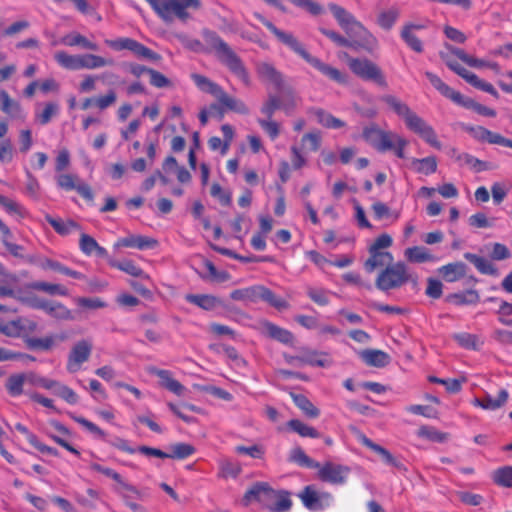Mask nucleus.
<instances>
[{
  "instance_id": "obj_13",
  "label": "nucleus",
  "mask_w": 512,
  "mask_h": 512,
  "mask_svg": "<svg viewBox=\"0 0 512 512\" xmlns=\"http://www.w3.org/2000/svg\"><path fill=\"white\" fill-rule=\"evenodd\" d=\"M442 59L453 72H455L457 75L463 78L471 86L486 93H489L496 99L499 98V93L491 83L481 80L475 73L469 71L455 60H452L443 55Z\"/></svg>"
},
{
  "instance_id": "obj_14",
  "label": "nucleus",
  "mask_w": 512,
  "mask_h": 512,
  "mask_svg": "<svg viewBox=\"0 0 512 512\" xmlns=\"http://www.w3.org/2000/svg\"><path fill=\"white\" fill-rule=\"evenodd\" d=\"M462 129L477 142L499 145L512 149V139L506 138L498 132H493L484 126L463 124Z\"/></svg>"
},
{
  "instance_id": "obj_32",
  "label": "nucleus",
  "mask_w": 512,
  "mask_h": 512,
  "mask_svg": "<svg viewBox=\"0 0 512 512\" xmlns=\"http://www.w3.org/2000/svg\"><path fill=\"white\" fill-rule=\"evenodd\" d=\"M425 76L431 83V85L444 97L450 99L455 104L459 102L461 93L454 90L450 86H448L446 83H444L439 76L436 74L427 71L425 72Z\"/></svg>"
},
{
  "instance_id": "obj_1",
  "label": "nucleus",
  "mask_w": 512,
  "mask_h": 512,
  "mask_svg": "<svg viewBox=\"0 0 512 512\" xmlns=\"http://www.w3.org/2000/svg\"><path fill=\"white\" fill-rule=\"evenodd\" d=\"M37 323L25 317H17L11 321L3 322L0 320V333L10 338H22L30 350L49 351L58 338L65 340L66 336L47 335L42 338L30 337L37 330Z\"/></svg>"
},
{
  "instance_id": "obj_61",
  "label": "nucleus",
  "mask_w": 512,
  "mask_h": 512,
  "mask_svg": "<svg viewBox=\"0 0 512 512\" xmlns=\"http://www.w3.org/2000/svg\"><path fill=\"white\" fill-rule=\"evenodd\" d=\"M289 460L294 463H297L301 467L316 469V467L319 466V462L307 456L301 447H295L290 451Z\"/></svg>"
},
{
  "instance_id": "obj_31",
  "label": "nucleus",
  "mask_w": 512,
  "mask_h": 512,
  "mask_svg": "<svg viewBox=\"0 0 512 512\" xmlns=\"http://www.w3.org/2000/svg\"><path fill=\"white\" fill-rule=\"evenodd\" d=\"M79 248L86 256L95 254L98 257L106 258L108 251L100 246L98 242L90 235L82 233L79 240Z\"/></svg>"
},
{
  "instance_id": "obj_53",
  "label": "nucleus",
  "mask_w": 512,
  "mask_h": 512,
  "mask_svg": "<svg viewBox=\"0 0 512 512\" xmlns=\"http://www.w3.org/2000/svg\"><path fill=\"white\" fill-rule=\"evenodd\" d=\"M259 300L267 302L278 310H285L290 307L285 299L277 296L272 290L262 285L260 286Z\"/></svg>"
},
{
  "instance_id": "obj_56",
  "label": "nucleus",
  "mask_w": 512,
  "mask_h": 512,
  "mask_svg": "<svg viewBox=\"0 0 512 512\" xmlns=\"http://www.w3.org/2000/svg\"><path fill=\"white\" fill-rule=\"evenodd\" d=\"M456 104L459 106H462L464 108H467V109H472L476 113H478L482 116H487V117H495L496 116V111L494 109L484 106V105L476 102L472 98L464 97L462 94L460 96L459 102H457Z\"/></svg>"
},
{
  "instance_id": "obj_59",
  "label": "nucleus",
  "mask_w": 512,
  "mask_h": 512,
  "mask_svg": "<svg viewBox=\"0 0 512 512\" xmlns=\"http://www.w3.org/2000/svg\"><path fill=\"white\" fill-rule=\"evenodd\" d=\"M412 165L415 166L416 172L424 175H430L435 173L437 170V159L434 156H428L422 159L414 158L412 160Z\"/></svg>"
},
{
  "instance_id": "obj_41",
  "label": "nucleus",
  "mask_w": 512,
  "mask_h": 512,
  "mask_svg": "<svg viewBox=\"0 0 512 512\" xmlns=\"http://www.w3.org/2000/svg\"><path fill=\"white\" fill-rule=\"evenodd\" d=\"M464 257L472 263L481 274L492 276H496L498 274V270L495 265L487 258L473 253H465Z\"/></svg>"
},
{
  "instance_id": "obj_29",
  "label": "nucleus",
  "mask_w": 512,
  "mask_h": 512,
  "mask_svg": "<svg viewBox=\"0 0 512 512\" xmlns=\"http://www.w3.org/2000/svg\"><path fill=\"white\" fill-rule=\"evenodd\" d=\"M31 384L30 372L11 374L6 382L5 389L12 397H18L24 393V385Z\"/></svg>"
},
{
  "instance_id": "obj_4",
  "label": "nucleus",
  "mask_w": 512,
  "mask_h": 512,
  "mask_svg": "<svg viewBox=\"0 0 512 512\" xmlns=\"http://www.w3.org/2000/svg\"><path fill=\"white\" fill-rule=\"evenodd\" d=\"M166 24L175 20L181 23L188 22L192 16L191 12L199 11L202 8L201 0H145Z\"/></svg>"
},
{
  "instance_id": "obj_50",
  "label": "nucleus",
  "mask_w": 512,
  "mask_h": 512,
  "mask_svg": "<svg viewBox=\"0 0 512 512\" xmlns=\"http://www.w3.org/2000/svg\"><path fill=\"white\" fill-rule=\"evenodd\" d=\"M260 286L255 285L241 289H235L230 293V298L234 301H243L256 303L259 301Z\"/></svg>"
},
{
  "instance_id": "obj_10",
  "label": "nucleus",
  "mask_w": 512,
  "mask_h": 512,
  "mask_svg": "<svg viewBox=\"0 0 512 512\" xmlns=\"http://www.w3.org/2000/svg\"><path fill=\"white\" fill-rule=\"evenodd\" d=\"M56 184L63 191H76L88 203H93L94 201V192L91 186L80 180L77 174L59 173L56 176Z\"/></svg>"
},
{
  "instance_id": "obj_37",
  "label": "nucleus",
  "mask_w": 512,
  "mask_h": 512,
  "mask_svg": "<svg viewBox=\"0 0 512 512\" xmlns=\"http://www.w3.org/2000/svg\"><path fill=\"white\" fill-rule=\"evenodd\" d=\"M45 220L53 227L55 232L61 236H67L73 231L81 229L80 225L72 219L63 220L61 218H55L50 214H46Z\"/></svg>"
},
{
  "instance_id": "obj_62",
  "label": "nucleus",
  "mask_w": 512,
  "mask_h": 512,
  "mask_svg": "<svg viewBox=\"0 0 512 512\" xmlns=\"http://www.w3.org/2000/svg\"><path fill=\"white\" fill-rule=\"evenodd\" d=\"M382 132L383 129L379 128L375 124H372L363 129L362 137L370 146L378 151V147L380 146L382 140Z\"/></svg>"
},
{
  "instance_id": "obj_23",
  "label": "nucleus",
  "mask_w": 512,
  "mask_h": 512,
  "mask_svg": "<svg viewBox=\"0 0 512 512\" xmlns=\"http://www.w3.org/2000/svg\"><path fill=\"white\" fill-rule=\"evenodd\" d=\"M149 373L159 378V384L161 387L172 392L177 396L183 395L185 386L182 385L178 380L173 378L172 372L166 369H159L156 367L150 368Z\"/></svg>"
},
{
  "instance_id": "obj_24",
  "label": "nucleus",
  "mask_w": 512,
  "mask_h": 512,
  "mask_svg": "<svg viewBox=\"0 0 512 512\" xmlns=\"http://www.w3.org/2000/svg\"><path fill=\"white\" fill-rule=\"evenodd\" d=\"M509 393L506 389H500L496 397L486 393L482 398H474L472 405L484 410L494 411L503 407L508 401Z\"/></svg>"
},
{
  "instance_id": "obj_12",
  "label": "nucleus",
  "mask_w": 512,
  "mask_h": 512,
  "mask_svg": "<svg viewBox=\"0 0 512 512\" xmlns=\"http://www.w3.org/2000/svg\"><path fill=\"white\" fill-rule=\"evenodd\" d=\"M317 469V478L331 485H344L347 482L348 476L351 472L350 467L346 465L337 464L331 461L319 463Z\"/></svg>"
},
{
  "instance_id": "obj_6",
  "label": "nucleus",
  "mask_w": 512,
  "mask_h": 512,
  "mask_svg": "<svg viewBox=\"0 0 512 512\" xmlns=\"http://www.w3.org/2000/svg\"><path fill=\"white\" fill-rule=\"evenodd\" d=\"M297 497L302 505L311 512H323L331 509L335 504V497L331 492L320 490L314 484L304 486Z\"/></svg>"
},
{
  "instance_id": "obj_30",
  "label": "nucleus",
  "mask_w": 512,
  "mask_h": 512,
  "mask_svg": "<svg viewBox=\"0 0 512 512\" xmlns=\"http://www.w3.org/2000/svg\"><path fill=\"white\" fill-rule=\"evenodd\" d=\"M90 469L103 474L104 476L113 479L116 483H118L123 489L128 492L133 493L136 497L140 496V491L133 485L128 484L123 480V477L114 469L102 466L98 463H91Z\"/></svg>"
},
{
  "instance_id": "obj_64",
  "label": "nucleus",
  "mask_w": 512,
  "mask_h": 512,
  "mask_svg": "<svg viewBox=\"0 0 512 512\" xmlns=\"http://www.w3.org/2000/svg\"><path fill=\"white\" fill-rule=\"evenodd\" d=\"M493 481L502 487H512V466H504L493 472Z\"/></svg>"
},
{
  "instance_id": "obj_28",
  "label": "nucleus",
  "mask_w": 512,
  "mask_h": 512,
  "mask_svg": "<svg viewBox=\"0 0 512 512\" xmlns=\"http://www.w3.org/2000/svg\"><path fill=\"white\" fill-rule=\"evenodd\" d=\"M424 25L408 23L401 30L400 36L406 45L416 53L423 52V43L415 34V30H421Z\"/></svg>"
},
{
  "instance_id": "obj_42",
  "label": "nucleus",
  "mask_w": 512,
  "mask_h": 512,
  "mask_svg": "<svg viewBox=\"0 0 512 512\" xmlns=\"http://www.w3.org/2000/svg\"><path fill=\"white\" fill-rule=\"evenodd\" d=\"M310 113L313 114L316 117L317 122L325 128L340 129L345 126L344 121L334 117L332 114L322 108H313L311 109Z\"/></svg>"
},
{
  "instance_id": "obj_11",
  "label": "nucleus",
  "mask_w": 512,
  "mask_h": 512,
  "mask_svg": "<svg viewBox=\"0 0 512 512\" xmlns=\"http://www.w3.org/2000/svg\"><path fill=\"white\" fill-rule=\"evenodd\" d=\"M105 43L116 51L129 50L138 58L155 62L161 59L158 53L132 38L122 37L115 40H106Z\"/></svg>"
},
{
  "instance_id": "obj_47",
  "label": "nucleus",
  "mask_w": 512,
  "mask_h": 512,
  "mask_svg": "<svg viewBox=\"0 0 512 512\" xmlns=\"http://www.w3.org/2000/svg\"><path fill=\"white\" fill-rule=\"evenodd\" d=\"M108 263L111 267L125 272L133 277L149 279V276L143 271V269L137 266L132 260L116 261L114 259H109Z\"/></svg>"
},
{
  "instance_id": "obj_57",
  "label": "nucleus",
  "mask_w": 512,
  "mask_h": 512,
  "mask_svg": "<svg viewBox=\"0 0 512 512\" xmlns=\"http://www.w3.org/2000/svg\"><path fill=\"white\" fill-rule=\"evenodd\" d=\"M287 426L301 437L319 438L321 436L314 427L309 426L298 419L289 420L287 422Z\"/></svg>"
},
{
  "instance_id": "obj_8",
  "label": "nucleus",
  "mask_w": 512,
  "mask_h": 512,
  "mask_svg": "<svg viewBox=\"0 0 512 512\" xmlns=\"http://www.w3.org/2000/svg\"><path fill=\"white\" fill-rule=\"evenodd\" d=\"M253 15L275 36V38L281 44L286 46L297 56L301 57L304 61L308 62L313 56L308 52L305 45L293 33L277 28L271 21H269L260 13L255 12Z\"/></svg>"
},
{
  "instance_id": "obj_3",
  "label": "nucleus",
  "mask_w": 512,
  "mask_h": 512,
  "mask_svg": "<svg viewBox=\"0 0 512 512\" xmlns=\"http://www.w3.org/2000/svg\"><path fill=\"white\" fill-rule=\"evenodd\" d=\"M328 8L337 20L339 26L350 39H353L354 42L357 43V46L368 52H372L377 48L378 41L376 37L371 34L352 13L335 3H330Z\"/></svg>"
},
{
  "instance_id": "obj_43",
  "label": "nucleus",
  "mask_w": 512,
  "mask_h": 512,
  "mask_svg": "<svg viewBox=\"0 0 512 512\" xmlns=\"http://www.w3.org/2000/svg\"><path fill=\"white\" fill-rule=\"evenodd\" d=\"M43 307V311L50 317L57 320H73V315L70 309L64 304L57 301H48Z\"/></svg>"
},
{
  "instance_id": "obj_27",
  "label": "nucleus",
  "mask_w": 512,
  "mask_h": 512,
  "mask_svg": "<svg viewBox=\"0 0 512 512\" xmlns=\"http://www.w3.org/2000/svg\"><path fill=\"white\" fill-rule=\"evenodd\" d=\"M307 63L330 80L338 84L347 83V78L344 73H342L339 69L322 62L319 58L312 56Z\"/></svg>"
},
{
  "instance_id": "obj_49",
  "label": "nucleus",
  "mask_w": 512,
  "mask_h": 512,
  "mask_svg": "<svg viewBox=\"0 0 512 512\" xmlns=\"http://www.w3.org/2000/svg\"><path fill=\"white\" fill-rule=\"evenodd\" d=\"M191 79L193 80L194 84L197 86L198 89H200L203 92L211 94L215 98H217V96L223 89L219 84L213 82L208 77L201 74L193 73L191 74Z\"/></svg>"
},
{
  "instance_id": "obj_26",
  "label": "nucleus",
  "mask_w": 512,
  "mask_h": 512,
  "mask_svg": "<svg viewBox=\"0 0 512 512\" xmlns=\"http://www.w3.org/2000/svg\"><path fill=\"white\" fill-rule=\"evenodd\" d=\"M369 257L364 262V269L368 273L374 272L378 268L387 267L393 263V255L388 251H373L368 249Z\"/></svg>"
},
{
  "instance_id": "obj_54",
  "label": "nucleus",
  "mask_w": 512,
  "mask_h": 512,
  "mask_svg": "<svg viewBox=\"0 0 512 512\" xmlns=\"http://www.w3.org/2000/svg\"><path fill=\"white\" fill-rule=\"evenodd\" d=\"M61 43L69 46H81L85 49L97 51L98 45L94 42L89 41L85 36L81 35L80 33H71L67 34L61 39Z\"/></svg>"
},
{
  "instance_id": "obj_58",
  "label": "nucleus",
  "mask_w": 512,
  "mask_h": 512,
  "mask_svg": "<svg viewBox=\"0 0 512 512\" xmlns=\"http://www.w3.org/2000/svg\"><path fill=\"white\" fill-rule=\"evenodd\" d=\"M54 58L63 68L68 70H80V55H70L65 51H58Z\"/></svg>"
},
{
  "instance_id": "obj_21",
  "label": "nucleus",
  "mask_w": 512,
  "mask_h": 512,
  "mask_svg": "<svg viewBox=\"0 0 512 512\" xmlns=\"http://www.w3.org/2000/svg\"><path fill=\"white\" fill-rule=\"evenodd\" d=\"M274 489L268 482H255L245 492L242 503L244 506L250 505L252 502L271 501Z\"/></svg>"
},
{
  "instance_id": "obj_19",
  "label": "nucleus",
  "mask_w": 512,
  "mask_h": 512,
  "mask_svg": "<svg viewBox=\"0 0 512 512\" xmlns=\"http://www.w3.org/2000/svg\"><path fill=\"white\" fill-rule=\"evenodd\" d=\"M92 352V343L89 340L78 341L71 349L66 368L70 373L80 370L83 363L88 361Z\"/></svg>"
},
{
  "instance_id": "obj_9",
  "label": "nucleus",
  "mask_w": 512,
  "mask_h": 512,
  "mask_svg": "<svg viewBox=\"0 0 512 512\" xmlns=\"http://www.w3.org/2000/svg\"><path fill=\"white\" fill-rule=\"evenodd\" d=\"M347 64L350 70L359 78L371 81L380 87H387V81L381 68L366 58H348Z\"/></svg>"
},
{
  "instance_id": "obj_45",
  "label": "nucleus",
  "mask_w": 512,
  "mask_h": 512,
  "mask_svg": "<svg viewBox=\"0 0 512 512\" xmlns=\"http://www.w3.org/2000/svg\"><path fill=\"white\" fill-rule=\"evenodd\" d=\"M290 397L307 417L317 418L320 415V410L304 394L291 392Z\"/></svg>"
},
{
  "instance_id": "obj_33",
  "label": "nucleus",
  "mask_w": 512,
  "mask_h": 512,
  "mask_svg": "<svg viewBox=\"0 0 512 512\" xmlns=\"http://www.w3.org/2000/svg\"><path fill=\"white\" fill-rule=\"evenodd\" d=\"M360 357L367 365L378 368L387 366L391 361L389 354L378 349L363 350Z\"/></svg>"
},
{
  "instance_id": "obj_22",
  "label": "nucleus",
  "mask_w": 512,
  "mask_h": 512,
  "mask_svg": "<svg viewBox=\"0 0 512 512\" xmlns=\"http://www.w3.org/2000/svg\"><path fill=\"white\" fill-rule=\"evenodd\" d=\"M256 73L260 80L269 82L278 90L284 86V75L272 63L260 62L256 65Z\"/></svg>"
},
{
  "instance_id": "obj_48",
  "label": "nucleus",
  "mask_w": 512,
  "mask_h": 512,
  "mask_svg": "<svg viewBox=\"0 0 512 512\" xmlns=\"http://www.w3.org/2000/svg\"><path fill=\"white\" fill-rule=\"evenodd\" d=\"M13 237L12 232L10 231V235L7 237H1V242L6 250L15 258L25 260L30 264L36 263L34 256H28L25 254V248L22 245H18L11 241Z\"/></svg>"
},
{
  "instance_id": "obj_38",
  "label": "nucleus",
  "mask_w": 512,
  "mask_h": 512,
  "mask_svg": "<svg viewBox=\"0 0 512 512\" xmlns=\"http://www.w3.org/2000/svg\"><path fill=\"white\" fill-rule=\"evenodd\" d=\"M452 338L460 347L467 350L478 351L484 345V340L480 336L468 332L455 333Z\"/></svg>"
},
{
  "instance_id": "obj_46",
  "label": "nucleus",
  "mask_w": 512,
  "mask_h": 512,
  "mask_svg": "<svg viewBox=\"0 0 512 512\" xmlns=\"http://www.w3.org/2000/svg\"><path fill=\"white\" fill-rule=\"evenodd\" d=\"M297 359L302 363L310 366L317 367H327L331 365V360L328 357V354L317 352V351H307L302 355L297 357Z\"/></svg>"
},
{
  "instance_id": "obj_51",
  "label": "nucleus",
  "mask_w": 512,
  "mask_h": 512,
  "mask_svg": "<svg viewBox=\"0 0 512 512\" xmlns=\"http://www.w3.org/2000/svg\"><path fill=\"white\" fill-rule=\"evenodd\" d=\"M114 65L113 59H106L95 54L80 55V69H97Z\"/></svg>"
},
{
  "instance_id": "obj_63",
  "label": "nucleus",
  "mask_w": 512,
  "mask_h": 512,
  "mask_svg": "<svg viewBox=\"0 0 512 512\" xmlns=\"http://www.w3.org/2000/svg\"><path fill=\"white\" fill-rule=\"evenodd\" d=\"M242 472L241 465L228 459L219 462V474L221 478H236Z\"/></svg>"
},
{
  "instance_id": "obj_52",
  "label": "nucleus",
  "mask_w": 512,
  "mask_h": 512,
  "mask_svg": "<svg viewBox=\"0 0 512 512\" xmlns=\"http://www.w3.org/2000/svg\"><path fill=\"white\" fill-rule=\"evenodd\" d=\"M170 452L167 453V458L184 460L192 456L196 452V448L189 443L177 442L169 446Z\"/></svg>"
},
{
  "instance_id": "obj_36",
  "label": "nucleus",
  "mask_w": 512,
  "mask_h": 512,
  "mask_svg": "<svg viewBox=\"0 0 512 512\" xmlns=\"http://www.w3.org/2000/svg\"><path fill=\"white\" fill-rule=\"evenodd\" d=\"M467 266L463 262H453L441 266L438 269L439 274L447 282H456L466 274Z\"/></svg>"
},
{
  "instance_id": "obj_18",
  "label": "nucleus",
  "mask_w": 512,
  "mask_h": 512,
  "mask_svg": "<svg viewBox=\"0 0 512 512\" xmlns=\"http://www.w3.org/2000/svg\"><path fill=\"white\" fill-rule=\"evenodd\" d=\"M358 440L363 446L377 454L384 464L395 468L397 471L401 473H406L408 471L406 465L398 457L394 456L385 447L377 443H374L365 434H359Z\"/></svg>"
},
{
  "instance_id": "obj_44",
  "label": "nucleus",
  "mask_w": 512,
  "mask_h": 512,
  "mask_svg": "<svg viewBox=\"0 0 512 512\" xmlns=\"http://www.w3.org/2000/svg\"><path fill=\"white\" fill-rule=\"evenodd\" d=\"M381 100L386 103L394 113L401 117L405 123L414 113L406 103L393 95H384Z\"/></svg>"
},
{
  "instance_id": "obj_17",
  "label": "nucleus",
  "mask_w": 512,
  "mask_h": 512,
  "mask_svg": "<svg viewBox=\"0 0 512 512\" xmlns=\"http://www.w3.org/2000/svg\"><path fill=\"white\" fill-rule=\"evenodd\" d=\"M358 440L363 446L377 454L384 464L395 468L397 471L401 473H406L408 471L406 465L398 457L394 456L385 447L377 443H374L365 434H359Z\"/></svg>"
},
{
  "instance_id": "obj_35",
  "label": "nucleus",
  "mask_w": 512,
  "mask_h": 512,
  "mask_svg": "<svg viewBox=\"0 0 512 512\" xmlns=\"http://www.w3.org/2000/svg\"><path fill=\"white\" fill-rule=\"evenodd\" d=\"M261 326L266 333L272 339H275L284 344H290L293 341V334L270 321H262Z\"/></svg>"
},
{
  "instance_id": "obj_5",
  "label": "nucleus",
  "mask_w": 512,
  "mask_h": 512,
  "mask_svg": "<svg viewBox=\"0 0 512 512\" xmlns=\"http://www.w3.org/2000/svg\"><path fill=\"white\" fill-rule=\"evenodd\" d=\"M415 279L416 277L409 273L407 265L399 261L381 270L375 280V286L377 289L386 292L398 289L408 281Z\"/></svg>"
},
{
  "instance_id": "obj_7",
  "label": "nucleus",
  "mask_w": 512,
  "mask_h": 512,
  "mask_svg": "<svg viewBox=\"0 0 512 512\" xmlns=\"http://www.w3.org/2000/svg\"><path fill=\"white\" fill-rule=\"evenodd\" d=\"M253 15L275 36V38L281 44L286 46L297 56L301 57L304 61L308 62L313 56L308 52L305 45L293 33L277 28L271 21H269L260 13L255 12Z\"/></svg>"
},
{
  "instance_id": "obj_34",
  "label": "nucleus",
  "mask_w": 512,
  "mask_h": 512,
  "mask_svg": "<svg viewBox=\"0 0 512 512\" xmlns=\"http://www.w3.org/2000/svg\"><path fill=\"white\" fill-rule=\"evenodd\" d=\"M291 492L288 490L280 489L275 490L272 500L274 503L268 506L269 512H288L292 509L293 501L291 499Z\"/></svg>"
},
{
  "instance_id": "obj_15",
  "label": "nucleus",
  "mask_w": 512,
  "mask_h": 512,
  "mask_svg": "<svg viewBox=\"0 0 512 512\" xmlns=\"http://www.w3.org/2000/svg\"><path fill=\"white\" fill-rule=\"evenodd\" d=\"M405 125L410 131L418 135L430 146L436 149L441 148V142L438 140L434 128L415 112L407 119Z\"/></svg>"
},
{
  "instance_id": "obj_20",
  "label": "nucleus",
  "mask_w": 512,
  "mask_h": 512,
  "mask_svg": "<svg viewBox=\"0 0 512 512\" xmlns=\"http://www.w3.org/2000/svg\"><path fill=\"white\" fill-rule=\"evenodd\" d=\"M381 137L378 152L392 151L398 158H405L404 150L408 146V141L404 137L390 130H383Z\"/></svg>"
},
{
  "instance_id": "obj_60",
  "label": "nucleus",
  "mask_w": 512,
  "mask_h": 512,
  "mask_svg": "<svg viewBox=\"0 0 512 512\" xmlns=\"http://www.w3.org/2000/svg\"><path fill=\"white\" fill-rule=\"evenodd\" d=\"M479 294L476 290H467L460 293H454L448 296L447 300L456 305L476 304L479 301Z\"/></svg>"
},
{
  "instance_id": "obj_40",
  "label": "nucleus",
  "mask_w": 512,
  "mask_h": 512,
  "mask_svg": "<svg viewBox=\"0 0 512 512\" xmlns=\"http://www.w3.org/2000/svg\"><path fill=\"white\" fill-rule=\"evenodd\" d=\"M216 99L221 105L230 111L241 115H247L249 113V108L242 100L230 96L224 91V89H222Z\"/></svg>"
},
{
  "instance_id": "obj_55",
  "label": "nucleus",
  "mask_w": 512,
  "mask_h": 512,
  "mask_svg": "<svg viewBox=\"0 0 512 512\" xmlns=\"http://www.w3.org/2000/svg\"><path fill=\"white\" fill-rule=\"evenodd\" d=\"M405 258L411 263H424L434 260V256L422 246L409 247L404 252Z\"/></svg>"
},
{
  "instance_id": "obj_39",
  "label": "nucleus",
  "mask_w": 512,
  "mask_h": 512,
  "mask_svg": "<svg viewBox=\"0 0 512 512\" xmlns=\"http://www.w3.org/2000/svg\"><path fill=\"white\" fill-rule=\"evenodd\" d=\"M185 299L206 311H211L222 304L219 298L209 294H187Z\"/></svg>"
},
{
  "instance_id": "obj_16",
  "label": "nucleus",
  "mask_w": 512,
  "mask_h": 512,
  "mask_svg": "<svg viewBox=\"0 0 512 512\" xmlns=\"http://www.w3.org/2000/svg\"><path fill=\"white\" fill-rule=\"evenodd\" d=\"M358 440L363 446L377 454L384 464L395 468L397 471L401 473H406L408 471L406 465L398 457L394 456L385 447L377 443H374L365 434H359Z\"/></svg>"
},
{
  "instance_id": "obj_2",
  "label": "nucleus",
  "mask_w": 512,
  "mask_h": 512,
  "mask_svg": "<svg viewBox=\"0 0 512 512\" xmlns=\"http://www.w3.org/2000/svg\"><path fill=\"white\" fill-rule=\"evenodd\" d=\"M202 37L214 51L218 60L235 75L245 86L251 85L250 74L242 59L215 31L203 29Z\"/></svg>"
},
{
  "instance_id": "obj_25",
  "label": "nucleus",
  "mask_w": 512,
  "mask_h": 512,
  "mask_svg": "<svg viewBox=\"0 0 512 512\" xmlns=\"http://www.w3.org/2000/svg\"><path fill=\"white\" fill-rule=\"evenodd\" d=\"M116 247L136 248L139 250L154 249L158 246L155 238L143 235H129L117 240Z\"/></svg>"
}]
</instances>
